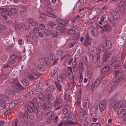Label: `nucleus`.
Returning a JSON list of instances; mask_svg holds the SVG:
<instances>
[{"instance_id": "obj_1", "label": "nucleus", "mask_w": 126, "mask_h": 126, "mask_svg": "<svg viewBox=\"0 0 126 126\" xmlns=\"http://www.w3.org/2000/svg\"><path fill=\"white\" fill-rule=\"evenodd\" d=\"M110 103V107L111 110H116L118 109L117 113L120 118L124 117L126 114V109L125 106L123 104L122 101H118L117 99L112 100Z\"/></svg>"}, {"instance_id": "obj_2", "label": "nucleus", "mask_w": 126, "mask_h": 126, "mask_svg": "<svg viewBox=\"0 0 126 126\" xmlns=\"http://www.w3.org/2000/svg\"><path fill=\"white\" fill-rule=\"evenodd\" d=\"M11 84L13 88V90L8 89H7L6 93L7 94L12 95L15 94L14 92L17 93L19 91V89L20 90H23V88L22 86L19 83L16 79H13L11 81Z\"/></svg>"}, {"instance_id": "obj_3", "label": "nucleus", "mask_w": 126, "mask_h": 126, "mask_svg": "<svg viewBox=\"0 0 126 126\" xmlns=\"http://www.w3.org/2000/svg\"><path fill=\"white\" fill-rule=\"evenodd\" d=\"M97 50L96 47L90 46H89V53L90 56H92L93 59V61L94 63L96 62L97 60H98V59L100 57V53L99 52L97 53L96 54V51Z\"/></svg>"}, {"instance_id": "obj_4", "label": "nucleus", "mask_w": 126, "mask_h": 126, "mask_svg": "<svg viewBox=\"0 0 126 126\" xmlns=\"http://www.w3.org/2000/svg\"><path fill=\"white\" fill-rule=\"evenodd\" d=\"M113 75L116 76V81H119L122 83H124L126 81V75H124L122 73L119 71H115L113 73Z\"/></svg>"}, {"instance_id": "obj_5", "label": "nucleus", "mask_w": 126, "mask_h": 126, "mask_svg": "<svg viewBox=\"0 0 126 126\" xmlns=\"http://www.w3.org/2000/svg\"><path fill=\"white\" fill-rule=\"evenodd\" d=\"M56 21L58 23V26L56 27L58 29V31H60L61 32L62 31H64V32L68 31V30L64 28L65 22L64 20L57 18L56 19Z\"/></svg>"}, {"instance_id": "obj_6", "label": "nucleus", "mask_w": 126, "mask_h": 126, "mask_svg": "<svg viewBox=\"0 0 126 126\" xmlns=\"http://www.w3.org/2000/svg\"><path fill=\"white\" fill-rule=\"evenodd\" d=\"M0 13H3V14L1 15V16L6 19L8 18L7 16L10 15L9 12V9L7 8H6L5 9L3 8H1L0 9Z\"/></svg>"}, {"instance_id": "obj_7", "label": "nucleus", "mask_w": 126, "mask_h": 126, "mask_svg": "<svg viewBox=\"0 0 126 126\" xmlns=\"http://www.w3.org/2000/svg\"><path fill=\"white\" fill-rule=\"evenodd\" d=\"M107 106L106 101L105 100H102L99 104V107L100 111H103Z\"/></svg>"}, {"instance_id": "obj_8", "label": "nucleus", "mask_w": 126, "mask_h": 126, "mask_svg": "<svg viewBox=\"0 0 126 126\" xmlns=\"http://www.w3.org/2000/svg\"><path fill=\"white\" fill-rule=\"evenodd\" d=\"M111 65L112 67H115V69L120 70L121 69L122 66L120 65V61L119 60H116L112 62Z\"/></svg>"}, {"instance_id": "obj_9", "label": "nucleus", "mask_w": 126, "mask_h": 126, "mask_svg": "<svg viewBox=\"0 0 126 126\" xmlns=\"http://www.w3.org/2000/svg\"><path fill=\"white\" fill-rule=\"evenodd\" d=\"M117 82H112L110 84L108 87L109 91L111 92L117 86Z\"/></svg>"}, {"instance_id": "obj_10", "label": "nucleus", "mask_w": 126, "mask_h": 126, "mask_svg": "<svg viewBox=\"0 0 126 126\" xmlns=\"http://www.w3.org/2000/svg\"><path fill=\"white\" fill-rule=\"evenodd\" d=\"M100 82V79L99 78H97L95 81L94 83H92L91 85V89L93 90L95 88H96L98 86Z\"/></svg>"}, {"instance_id": "obj_11", "label": "nucleus", "mask_w": 126, "mask_h": 126, "mask_svg": "<svg viewBox=\"0 0 126 126\" xmlns=\"http://www.w3.org/2000/svg\"><path fill=\"white\" fill-rule=\"evenodd\" d=\"M46 14L47 16L55 18L57 17L55 15L51 13L52 12V10L49 7L47 8L46 10Z\"/></svg>"}, {"instance_id": "obj_12", "label": "nucleus", "mask_w": 126, "mask_h": 126, "mask_svg": "<svg viewBox=\"0 0 126 126\" xmlns=\"http://www.w3.org/2000/svg\"><path fill=\"white\" fill-rule=\"evenodd\" d=\"M110 28V26L108 24H107L105 25H104L102 27L100 26H99V27H98V29L101 30V31L102 32L109 31V29Z\"/></svg>"}, {"instance_id": "obj_13", "label": "nucleus", "mask_w": 126, "mask_h": 126, "mask_svg": "<svg viewBox=\"0 0 126 126\" xmlns=\"http://www.w3.org/2000/svg\"><path fill=\"white\" fill-rule=\"evenodd\" d=\"M46 117L48 118H51L57 120V117H55L53 114V112H52L50 111L48 112L46 115Z\"/></svg>"}, {"instance_id": "obj_14", "label": "nucleus", "mask_w": 126, "mask_h": 126, "mask_svg": "<svg viewBox=\"0 0 126 126\" xmlns=\"http://www.w3.org/2000/svg\"><path fill=\"white\" fill-rule=\"evenodd\" d=\"M76 109L79 111V116L81 117H83L85 114V112L83 110L80 106H77Z\"/></svg>"}, {"instance_id": "obj_15", "label": "nucleus", "mask_w": 126, "mask_h": 126, "mask_svg": "<svg viewBox=\"0 0 126 126\" xmlns=\"http://www.w3.org/2000/svg\"><path fill=\"white\" fill-rule=\"evenodd\" d=\"M34 66L39 70L43 71L44 69L43 65L41 64L39 65L36 62H34L33 63Z\"/></svg>"}, {"instance_id": "obj_16", "label": "nucleus", "mask_w": 126, "mask_h": 126, "mask_svg": "<svg viewBox=\"0 0 126 126\" xmlns=\"http://www.w3.org/2000/svg\"><path fill=\"white\" fill-rule=\"evenodd\" d=\"M84 106L86 108H88L91 106V104L90 103V100L88 98H86L84 100Z\"/></svg>"}, {"instance_id": "obj_17", "label": "nucleus", "mask_w": 126, "mask_h": 126, "mask_svg": "<svg viewBox=\"0 0 126 126\" xmlns=\"http://www.w3.org/2000/svg\"><path fill=\"white\" fill-rule=\"evenodd\" d=\"M121 12L123 13L125 12L126 10V1H124L122 3V5L121 6L120 9Z\"/></svg>"}, {"instance_id": "obj_18", "label": "nucleus", "mask_w": 126, "mask_h": 126, "mask_svg": "<svg viewBox=\"0 0 126 126\" xmlns=\"http://www.w3.org/2000/svg\"><path fill=\"white\" fill-rule=\"evenodd\" d=\"M29 105L27 106V109L30 112H32L33 111L32 108L33 107L34 104L32 101H30L29 102Z\"/></svg>"}, {"instance_id": "obj_19", "label": "nucleus", "mask_w": 126, "mask_h": 126, "mask_svg": "<svg viewBox=\"0 0 126 126\" xmlns=\"http://www.w3.org/2000/svg\"><path fill=\"white\" fill-rule=\"evenodd\" d=\"M63 102V100L62 99L57 98L56 99L53 104L55 107H56L58 105L62 103Z\"/></svg>"}, {"instance_id": "obj_20", "label": "nucleus", "mask_w": 126, "mask_h": 126, "mask_svg": "<svg viewBox=\"0 0 126 126\" xmlns=\"http://www.w3.org/2000/svg\"><path fill=\"white\" fill-rule=\"evenodd\" d=\"M110 56L109 54H107L106 53H104L103 57V60L104 62H107L109 60Z\"/></svg>"}, {"instance_id": "obj_21", "label": "nucleus", "mask_w": 126, "mask_h": 126, "mask_svg": "<svg viewBox=\"0 0 126 126\" xmlns=\"http://www.w3.org/2000/svg\"><path fill=\"white\" fill-rule=\"evenodd\" d=\"M66 121H67L64 123L65 125L66 126L74 125L76 124L75 122L70 120H69L68 119Z\"/></svg>"}, {"instance_id": "obj_22", "label": "nucleus", "mask_w": 126, "mask_h": 126, "mask_svg": "<svg viewBox=\"0 0 126 126\" xmlns=\"http://www.w3.org/2000/svg\"><path fill=\"white\" fill-rule=\"evenodd\" d=\"M23 26V24L22 23L16 24L15 25V29L16 30L18 31L22 28Z\"/></svg>"}, {"instance_id": "obj_23", "label": "nucleus", "mask_w": 126, "mask_h": 126, "mask_svg": "<svg viewBox=\"0 0 126 126\" xmlns=\"http://www.w3.org/2000/svg\"><path fill=\"white\" fill-rule=\"evenodd\" d=\"M105 47H106V48L109 49L110 48L111 46V43L110 41L109 40L107 41L104 45Z\"/></svg>"}, {"instance_id": "obj_24", "label": "nucleus", "mask_w": 126, "mask_h": 126, "mask_svg": "<svg viewBox=\"0 0 126 126\" xmlns=\"http://www.w3.org/2000/svg\"><path fill=\"white\" fill-rule=\"evenodd\" d=\"M21 82L25 86H27L29 85V82L28 80L25 79H22Z\"/></svg>"}, {"instance_id": "obj_25", "label": "nucleus", "mask_w": 126, "mask_h": 126, "mask_svg": "<svg viewBox=\"0 0 126 126\" xmlns=\"http://www.w3.org/2000/svg\"><path fill=\"white\" fill-rule=\"evenodd\" d=\"M54 90V87L52 85L49 86L47 89V91L49 92H53Z\"/></svg>"}, {"instance_id": "obj_26", "label": "nucleus", "mask_w": 126, "mask_h": 126, "mask_svg": "<svg viewBox=\"0 0 126 126\" xmlns=\"http://www.w3.org/2000/svg\"><path fill=\"white\" fill-rule=\"evenodd\" d=\"M110 69V67L108 65H106L102 69V71L103 72H108Z\"/></svg>"}, {"instance_id": "obj_27", "label": "nucleus", "mask_w": 126, "mask_h": 126, "mask_svg": "<svg viewBox=\"0 0 126 126\" xmlns=\"http://www.w3.org/2000/svg\"><path fill=\"white\" fill-rule=\"evenodd\" d=\"M112 16L114 19H117L119 16L118 14L116 12L113 11L112 13Z\"/></svg>"}, {"instance_id": "obj_28", "label": "nucleus", "mask_w": 126, "mask_h": 126, "mask_svg": "<svg viewBox=\"0 0 126 126\" xmlns=\"http://www.w3.org/2000/svg\"><path fill=\"white\" fill-rule=\"evenodd\" d=\"M68 117L69 118L72 119H74L76 118L75 114L72 113H69L68 114Z\"/></svg>"}, {"instance_id": "obj_29", "label": "nucleus", "mask_w": 126, "mask_h": 126, "mask_svg": "<svg viewBox=\"0 0 126 126\" xmlns=\"http://www.w3.org/2000/svg\"><path fill=\"white\" fill-rule=\"evenodd\" d=\"M50 105L48 103L47 104L46 103H44L43 104L42 108L43 110H45L50 108Z\"/></svg>"}, {"instance_id": "obj_30", "label": "nucleus", "mask_w": 126, "mask_h": 126, "mask_svg": "<svg viewBox=\"0 0 126 126\" xmlns=\"http://www.w3.org/2000/svg\"><path fill=\"white\" fill-rule=\"evenodd\" d=\"M87 76L89 79H91L92 77L93 76V73L91 70H88L87 73Z\"/></svg>"}, {"instance_id": "obj_31", "label": "nucleus", "mask_w": 126, "mask_h": 126, "mask_svg": "<svg viewBox=\"0 0 126 126\" xmlns=\"http://www.w3.org/2000/svg\"><path fill=\"white\" fill-rule=\"evenodd\" d=\"M104 50V48L102 44H100L98 47V50L99 52H103Z\"/></svg>"}, {"instance_id": "obj_32", "label": "nucleus", "mask_w": 126, "mask_h": 126, "mask_svg": "<svg viewBox=\"0 0 126 126\" xmlns=\"http://www.w3.org/2000/svg\"><path fill=\"white\" fill-rule=\"evenodd\" d=\"M31 71L32 72V73L33 74L36 76H38L39 75L38 72L35 69L32 68V69Z\"/></svg>"}, {"instance_id": "obj_33", "label": "nucleus", "mask_w": 126, "mask_h": 126, "mask_svg": "<svg viewBox=\"0 0 126 126\" xmlns=\"http://www.w3.org/2000/svg\"><path fill=\"white\" fill-rule=\"evenodd\" d=\"M82 60L84 64L86 65L88 64V61L87 58L85 56H83L82 57Z\"/></svg>"}, {"instance_id": "obj_34", "label": "nucleus", "mask_w": 126, "mask_h": 126, "mask_svg": "<svg viewBox=\"0 0 126 126\" xmlns=\"http://www.w3.org/2000/svg\"><path fill=\"white\" fill-rule=\"evenodd\" d=\"M56 85V87L59 91H61L62 89V86L60 83L56 82L55 83Z\"/></svg>"}, {"instance_id": "obj_35", "label": "nucleus", "mask_w": 126, "mask_h": 126, "mask_svg": "<svg viewBox=\"0 0 126 126\" xmlns=\"http://www.w3.org/2000/svg\"><path fill=\"white\" fill-rule=\"evenodd\" d=\"M79 35V33L78 32L75 33L73 36L72 39L73 40H76L78 38Z\"/></svg>"}, {"instance_id": "obj_36", "label": "nucleus", "mask_w": 126, "mask_h": 126, "mask_svg": "<svg viewBox=\"0 0 126 126\" xmlns=\"http://www.w3.org/2000/svg\"><path fill=\"white\" fill-rule=\"evenodd\" d=\"M38 97L39 99L41 101H43L45 99V97L44 95L42 93L39 94Z\"/></svg>"}, {"instance_id": "obj_37", "label": "nucleus", "mask_w": 126, "mask_h": 126, "mask_svg": "<svg viewBox=\"0 0 126 126\" xmlns=\"http://www.w3.org/2000/svg\"><path fill=\"white\" fill-rule=\"evenodd\" d=\"M106 18V17L105 16H103L101 17L100 18V20L98 21V23L99 24L102 25L103 24V22L104 21V19Z\"/></svg>"}, {"instance_id": "obj_38", "label": "nucleus", "mask_w": 126, "mask_h": 126, "mask_svg": "<svg viewBox=\"0 0 126 126\" xmlns=\"http://www.w3.org/2000/svg\"><path fill=\"white\" fill-rule=\"evenodd\" d=\"M16 9L14 8H11L10 10V12L11 13H9V14H10V16L11 14H14L16 13Z\"/></svg>"}, {"instance_id": "obj_39", "label": "nucleus", "mask_w": 126, "mask_h": 126, "mask_svg": "<svg viewBox=\"0 0 126 126\" xmlns=\"http://www.w3.org/2000/svg\"><path fill=\"white\" fill-rule=\"evenodd\" d=\"M63 52L62 50H58L56 51V54L58 56H61L63 54Z\"/></svg>"}, {"instance_id": "obj_40", "label": "nucleus", "mask_w": 126, "mask_h": 126, "mask_svg": "<svg viewBox=\"0 0 126 126\" xmlns=\"http://www.w3.org/2000/svg\"><path fill=\"white\" fill-rule=\"evenodd\" d=\"M18 9L20 11L22 12L26 10L25 7L22 5L19 6L18 8Z\"/></svg>"}, {"instance_id": "obj_41", "label": "nucleus", "mask_w": 126, "mask_h": 126, "mask_svg": "<svg viewBox=\"0 0 126 126\" xmlns=\"http://www.w3.org/2000/svg\"><path fill=\"white\" fill-rule=\"evenodd\" d=\"M7 56L6 55H4L1 58V60L3 62H4L7 60Z\"/></svg>"}, {"instance_id": "obj_42", "label": "nucleus", "mask_w": 126, "mask_h": 126, "mask_svg": "<svg viewBox=\"0 0 126 126\" xmlns=\"http://www.w3.org/2000/svg\"><path fill=\"white\" fill-rule=\"evenodd\" d=\"M47 100L48 101H51L53 100L54 97L51 94H49L47 97Z\"/></svg>"}, {"instance_id": "obj_43", "label": "nucleus", "mask_w": 126, "mask_h": 126, "mask_svg": "<svg viewBox=\"0 0 126 126\" xmlns=\"http://www.w3.org/2000/svg\"><path fill=\"white\" fill-rule=\"evenodd\" d=\"M57 79L58 81L62 82L63 81V78L61 75H58L57 77Z\"/></svg>"}, {"instance_id": "obj_44", "label": "nucleus", "mask_w": 126, "mask_h": 126, "mask_svg": "<svg viewBox=\"0 0 126 126\" xmlns=\"http://www.w3.org/2000/svg\"><path fill=\"white\" fill-rule=\"evenodd\" d=\"M61 60L62 61L63 60L65 62V63H67L68 62V59L65 57V56H64L62 57L61 58Z\"/></svg>"}, {"instance_id": "obj_45", "label": "nucleus", "mask_w": 126, "mask_h": 126, "mask_svg": "<svg viewBox=\"0 0 126 126\" xmlns=\"http://www.w3.org/2000/svg\"><path fill=\"white\" fill-rule=\"evenodd\" d=\"M62 111L64 114H66L68 113V110L67 109L64 108L62 109Z\"/></svg>"}, {"instance_id": "obj_46", "label": "nucleus", "mask_w": 126, "mask_h": 126, "mask_svg": "<svg viewBox=\"0 0 126 126\" xmlns=\"http://www.w3.org/2000/svg\"><path fill=\"white\" fill-rule=\"evenodd\" d=\"M28 79L30 80H32L34 79V77L31 74H29L28 76Z\"/></svg>"}, {"instance_id": "obj_47", "label": "nucleus", "mask_w": 126, "mask_h": 126, "mask_svg": "<svg viewBox=\"0 0 126 126\" xmlns=\"http://www.w3.org/2000/svg\"><path fill=\"white\" fill-rule=\"evenodd\" d=\"M49 57L50 59L52 61L54 60L55 59V55L52 54H51L50 55Z\"/></svg>"}, {"instance_id": "obj_48", "label": "nucleus", "mask_w": 126, "mask_h": 126, "mask_svg": "<svg viewBox=\"0 0 126 126\" xmlns=\"http://www.w3.org/2000/svg\"><path fill=\"white\" fill-rule=\"evenodd\" d=\"M16 103H15V102L11 103L9 106V107L11 108H12L15 107L16 105Z\"/></svg>"}, {"instance_id": "obj_49", "label": "nucleus", "mask_w": 126, "mask_h": 126, "mask_svg": "<svg viewBox=\"0 0 126 126\" xmlns=\"http://www.w3.org/2000/svg\"><path fill=\"white\" fill-rule=\"evenodd\" d=\"M24 27L26 29H27L29 28V25L28 22H26L24 25Z\"/></svg>"}, {"instance_id": "obj_50", "label": "nucleus", "mask_w": 126, "mask_h": 126, "mask_svg": "<svg viewBox=\"0 0 126 126\" xmlns=\"http://www.w3.org/2000/svg\"><path fill=\"white\" fill-rule=\"evenodd\" d=\"M29 34H30V37L33 39L35 38V35L34 32H30Z\"/></svg>"}, {"instance_id": "obj_51", "label": "nucleus", "mask_w": 126, "mask_h": 126, "mask_svg": "<svg viewBox=\"0 0 126 126\" xmlns=\"http://www.w3.org/2000/svg\"><path fill=\"white\" fill-rule=\"evenodd\" d=\"M82 124L84 126H87L88 124V123L87 121L83 120H82L81 122Z\"/></svg>"}, {"instance_id": "obj_52", "label": "nucleus", "mask_w": 126, "mask_h": 126, "mask_svg": "<svg viewBox=\"0 0 126 126\" xmlns=\"http://www.w3.org/2000/svg\"><path fill=\"white\" fill-rule=\"evenodd\" d=\"M17 57V55L16 54H15L12 55L10 57V58L11 59L14 60Z\"/></svg>"}, {"instance_id": "obj_53", "label": "nucleus", "mask_w": 126, "mask_h": 126, "mask_svg": "<svg viewBox=\"0 0 126 126\" xmlns=\"http://www.w3.org/2000/svg\"><path fill=\"white\" fill-rule=\"evenodd\" d=\"M81 99L79 98H77V104L78 105V106L80 105V103Z\"/></svg>"}, {"instance_id": "obj_54", "label": "nucleus", "mask_w": 126, "mask_h": 126, "mask_svg": "<svg viewBox=\"0 0 126 126\" xmlns=\"http://www.w3.org/2000/svg\"><path fill=\"white\" fill-rule=\"evenodd\" d=\"M32 101L33 102H32L33 103L34 105V104L36 103L37 102V98L35 97L33 98L32 100Z\"/></svg>"}, {"instance_id": "obj_55", "label": "nucleus", "mask_w": 126, "mask_h": 126, "mask_svg": "<svg viewBox=\"0 0 126 126\" xmlns=\"http://www.w3.org/2000/svg\"><path fill=\"white\" fill-rule=\"evenodd\" d=\"M39 93L38 91V89L33 90L32 92V93L33 94H37Z\"/></svg>"}, {"instance_id": "obj_56", "label": "nucleus", "mask_w": 126, "mask_h": 126, "mask_svg": "<svg viewBox=\"0 0 126 126\" xmlns=\"http://www.w3.org/2000/svg\"><path fill=\"white\" fill-rule=\"evenodd\" d=\"M78 68L77 66H74L73 68V70L74 72H75L77 71Z\"/></svg>"}, {"instance_id": "obj_57", "label": "nucleus", "mask_w": 126, "mask_h": 126, "mask_svg": "<svg viewBox=\"0 0 126 126\" xmlns=\"http://www.w3.org/2000/svg\"><path fill=\"white\" fill-rule=\"evenodd\" d=\"M15 62V61L14 60H12L10 59V60L9 61V63L11 64H13Z\"/></svg>"}, {"instance_id": "obj_58", "label": "nucleus", "mask_w": 126, "mask_h": 126, "mask_svg": "<svg viewBox=\"0 0 126 126\" xmlns=\"http://www.w3.org/2000/svg\"><path fill=\"white\" fill-rule=\"evenodd\" d=\"M68 120L67 117L65 115H64L63 118V121L64 123L66 121Z\"/></svg>"}, {"instance_id": "obj_59", "label": "nucleus", "mask_w": 126, "mask_h": 126, "mask_svg": "<svg viewBox=\"0 0 126 126\" xmlns=\"http://www.w3.org/2000/svg\"><path fill=\"white\" fill-rule=\"evenodd\" d=\"M86 34H87L86 36H85V37L86 38V39L84 40V41L86 42L87 41H88L89 39V35L87 34V32H86Z\"/></svg>"}, {"instance_id": "obj_60", "label": "nucleus", "mask_w": 126, "mask_h": 126, "mask_svg": "<svg viewBox=\"0 0 126 126\" xmlns=\"http://www.w3.org/2000/svg\"><path fill=\"white\" fill-rule=\"evenodd\" d=\"M52 36L54 37H56L57 35V32H51Z\"/></svg>"}, {"instance_id": "obj_61", "label": "nucleus", "mask_w": 126, "mask_h": 126, "mask_svg": "<svg viewBox=\"0 0 126 126\" xmlns=\"http://www.w3.org/2000/svg\"><path fill=\"white\" fill-rule=\"evenodd\" d=\"M45 26L44 24H41L39 25V27H40V29H43L44 28Z\"/></svg>"}, {"instance_id": "obj_62", "label": "nucleus", "mask_w": 126, "mask_h": 126, "mask_svg": "<svg viewBox=\"0 0 126 126\" xmlns=\"http://www.w3.org/2000/svg\"><path fill=\"white\" fill-rule=\"evenodd\" d=\"M52 119L51 118H48L47 119L46 122L47 123L50 124L51 123V121Z\"/></svg>"}, {"instance_id": "obj_63", "label": "nucleus", "mask_w": 126, "mask_h": 126, "mask_svg": "<svg viewBox=\"0 0 126 126\" xmlns=\"http://www.w3.org/2000/svg\"><path fill=\"white\" fill-rule=\"evenodd\" d=\"M33 107L34 112L36 113H38V111L36 106H34Z\"/></svg>"}, {"instance_id": "obj_64", "label": "nucleus", "mask_w": 126, "mask_h": 126, "mask_svg": "<svg viewBox=\"0 0 126 126\" xmlns=\"http://www.w3.org/2000/svg\"><path fill=\"white\" fill-rule=\"evenodd\" d=\"M44 84V82H39L38 84L37 85V87H41Z\"/></svg>"}]
</instances>
